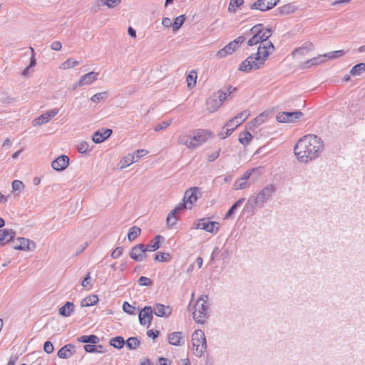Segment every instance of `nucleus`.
<instances>
[{
  "instance_id": "3c124183",
  "label": "nucleus",
  "mask_w": 365,
  "mask_h": 365,
  "mask_svg": "<svg viewBox=\"0 0 365 365\" xmlns=\"http://www.w3.org/2000/svg\"><path fill=\"white\" fill-rule=\"evenodd\" d=\"M107 96H108V95H107L106 92H101V93H96L95 95H93L91 98V100L93 102H98L100 101L105 100L107 98Z\"/></svg>"
},
{
  "instance_id": "37998d69",
  "label": "nucleus",
  "mask_w": 365,
  "mask_h": 365,
  "mask_svg": "<svg viewBox=\"0 0 365 365\" xmlns=\"http://www.w3.org/2000/svg\"><path fill=\"white\" fill-rule=\"evenodd\" d=\"M279 10L280 14L287 15L294 12L296 7L292 4H288L279 7Z\"/></svg>"
},
{
  "instance_id": "6ab92c4d",
  "label": "nucleus",
  "mask_w": 365,
  "mask_h": 365,
  "mask_svg": "<svg viewBox=\"0 0 365 365\" xmlns=\"http://www.w3.org/2000/svg\"><path fill=\"white\" fill-rule=\"evenodd\" d=\"M168 342L170 344L179 346L185 344V339L181 331H174L168 335Z\"/></svg>"
},
{
  "instance_id": "79ce46f5",
  "label": "nucleus",
  "mask_w": 365,
  "mask_h": 365,
  "mask_svg": "<svg viewBox=\"0 0 365 365\" xmlns=\"http://www.w3.org/2000/svg\"><path fill=\"white\" fill-rule=\"evenodd\" d=\"M197 80V73L195 71H191L187 76L186 81L188 88H192L195 86Z\"/></svg>"
},
{
  "instance_id": "052dcab7",
  "label": "nucleus",
  "mask_w": 365,
  "mask_h": 365,
  "mask_svg": "<svg viewBox=\"0 0 365 365\" xmlns=\"http://www.w3.org/2000/svg\"><path fill=\"white\" fill-rule=\"evenodd\" d=\"M84 350L88 353H94V352H100V351L97 350V346L96 344H86L83 346Z\"/></svg>"
},
{
  "instance_id": "7c9ffc66",
  "label": "nucleus",
  "mask_w": 365,
  "mask_h": 365,
  "mask_svg": "<svg viewBox=\"0 0 365 365\" xmlns=\"http://www.w3.org/2000/svg\"><path fill=\"white\" fill-rule=\"evenodd\" d=\"M78 341L81 343H86V344L90 343V344H96L99 342V338L94 334H91V335H88V336L83 335V336L78 337Z\"/></svg>"
},
{
  "instance_id": "5701e85b",
  "label": "nucleus",
  "mask_w": 365,
  "mask_h": 365,
  "mask_svg": "<svg viewBox=\"0 0 365 365\" xmlns=\"http://www.w3.org/2000/svg\"><path fill=\"white\" fill-rule=\"evenodd\" d=\"M326 61V58H325V56L324 54L323 55H319L317 57H314L304 63H302L301 65H300V67L302 68V69H306V68H309L312 66H317L320 63H322L323 62H324Z\"/></svg>"
},
{
  "instance_id": "2f4dec72",
  "label": "nucleus",
  "mask_w": 365,
  "mask_h": 365,
  "mask_svg": "<svg viewBox=\"0 0 365 365\" xmlns=\"http://www.w3.org/2000/svg\"><path fill=\"white\" fill-rule=\"evenodd\" d=\"M98 302V298L96 295H90L86 298H84L81 301V306L82 307H90L93 306Z\"/></svg>"
},
{
  "instance_id": "9d476101",
  "label": "nucleus",
  "mask_w": 365,
  "mask_h": 365,
  "mask_svg": "<svg viewBox=\"0 0 365 365\" xmlns=\"http://www.w3.org/2000/svg\"><path fill=\"white\" fill-rule=\"evenodd\" d=\"M153 309L151 308V306H146L143 307L138 314V319L139 322L141 325L145 326L147 325L148 327H150L153 320Z\"/></svg>"
},
{
  "instance_id": "4d7b16f0",
  "label": "nucleus",
  "mask_w": 365,
  "mask_h": 365,
  "mask_svg": "<svg viewBox=\"0 0 365 365\" xmlns=\"http://www.w3.org/2000/svg\"><path fill=\"white\" fill-rule=\"evenodd\" d=\"M138 284L140 286H150L152 281L146 277H140L138 280Z\"/></svg>"
},
{
  "instance_id": "4be33fe9",
  "label": "nucleus",
  "mask_w": 365,
  "mask_h": 365,
  "mask_svg": "<svg viewBox=\"0 0 365 365\" xmlns=\"http://www.w3.org/2000/svg\"><path fill=\"white\" fill-rule=\"evenodd\" d=\"M76 351V347L72 344H66L58 351V356L61 359L70 358Z\"/></svg>"
},
{
  "instance_id": "cd10ccee",
  "label": "nucleus",
  "mask_w": 365,
  "mask_h": 365,
  "mask_svg": "<svg viewBox=\"0 0 365 365\" xmlns=\"http://www.w3.org/2000/svg\"><path fill=\"white\" fill-rule=\"evenodd\" d=\"M74 304L72 302H67L63 306L60 307L58 313L63 317H68L73 312Z\"/></svg>"
},
{
  "instance_id": "c9c22d12",
  "label": "nucleus",
  "mask_w": 365,
  "mask_h": 365,
  "mask_svg": "<svg viewBox=\"0 0 365 365\" xmlns=\"http://www.w3.org/2000/svg\"><path fill=\"white\" fill-rule=\"evenodd\" d=\"M244 201H245V198H240L237 201H236L232 205V207L229 209V210L227 212V213L225 215V218L230 217L233 215L235 211L242 205Z\"/></svg>"
},
{
  "instance_id": "412c9836",
  "label": "nucleus",
  "mask_w": 365,
  "mask_h": 365,
  "mask_svg": "<svg viewBox=\"0 0 365 365\" xmlns=\"http://www.w3.org/2000/svg\"><path fill=\"white\" fill-rule=\"evenodd\" d=\"M112 134V130L105 129L102 131L98 130L93 135V141L96 143H101L108 138Z\"/></svg>"
},
{
  "instance_id": "0e129e2a",
  "label": "nucleus",
  "mask_w": 365,
  "mask_h": 365,
  "mask_svg": "<svg viewBox=\"0 0 365 365\" xmlns=\"http://www.w3.org/2000/svg\"><path fill=\"white\" fill-rule=\"evenodd\" d=\"M91 279L90 272H88L86 276L84 277L83 280L81 282V285L84 288H88V289H91V287H88L89 284V281Z\"/></svg>"
},
{
  "instance_id": "4c0bfd02",
  "label": "nucleus",
  "mask_w": 365,
  "mask_h": 365,
  "mask_svg": "<svg viewBox=\"0 0 365 365\" xmlns=\"http://www.w3.org/2000/svg\"><path fill=\"white\" fill-rule=\"evenodd\" d=\"M365 71V63H360L355 65L350 71L351 76H360L363 71Z\"/></svg>"
},
{
  "instance_id": "72a5a7b5",
  "label": "nucleus",
  "mask_w": 365,
  "mask_h": 365,
  "mask_svg": "<svg viewBox=\"0 0 365 365\" xmlns=\"http://www.w3.org/2000/svg\"><path fill=\"white\" fill-rule=\"evenodd\" d=\"M125 344L124 339L122 336H115L110 339V345L113 346L114 348L118 349H120L123 348Z\"/></svg>"
},
{
  "instance_id": "8fccbe9b",
  "label": "nucleus",
  "mask_w": 365,
  "mask_h": 365,
  "mask_svg": "<svg viewBox=\"0 0 365 365\" xmlns=\"http://www.w3.org/2000/svg\"><path fill=\"white\" fill-rule=\"evenodd\" d=\"M172 123V120L162 121L161 123L157 124L154 128L155 132H159L163 129L167 128Z\"/></svg>"
},
{
  "instance_id": "a18cd8bd",
  "label": "nucleus",
  "mask_w": 365,
  "mask_h": 365,
  "mask_svg": "<svg viewBox=\"0 0 365 365\" xmlns=\"http://www.w3.org/2000/svg\"><path fill=\"white\" fill-rule=\"evenodd\" d=\"M344 54L345 51L344 50H338L325 53L324 56L325 58L334 59L343 56Z\"/></svg>"
},
{
  "instance_id": "b1692460",
  "label": "nucleus",
  "mask_w": 365,
  "mask_h": 365,
  "mask_svg": "<svg viewBox=\"0 0 365 365\" xmlns=\"http://www.w3.org/2000/svg\"><path fill=\"white\" fill-rule=\"evenodd\" d=\"M238 48L232 41L230 42L223 48L220 49L216 54L218 58H222L227 55L232 54Z\"/></svg>"
},
{
  "instance_id": "a878e982",
  "label": "nucleus",
  "mask_w": 365,
  "mask_h": 365,
  "mask_svg": "<svg viewBox=\"0 0 365 365\" xmlns=\"http://www.w3.org/2000/svg\"><path fill=\"white\" fill-rule=\"evenodd\" d=\"M178 143L185 145L189 149H194L192 135L187 134H181L178 137Z\"/></svg>"
},
{
  "instance_id": "f3484780",
  "label": "nucleus",
  "mask_w": 365,
  "mask_h": 365,
  "mask_svg": "<svg viewBox=\"0 0 365 365\" xmlns=\"http://www.w3.org/2000/svg\"><path fill=\"white\" fill-rule=\"evenodd\" d=\"M34 247L35 245L33 241L24 237H19L14 245V249L16 250H31Z\"/></svg>"
},
{
  "instance_id": "aec40b11",
  "label": "nucleus",
  "mask_w": 365,
  "mask_h": 365,
  "mask_svg": "<svg viewBox=\"0 0 365 365\" xmlns=\"http://www.w3.org/2000/svg\"><path fill=\"white\" fill-rule=\"evenodd\" d=\"M98 76V73L94 71L89 72L81 76L78 82H77V85L80 86L90 85L97 80Z\"/></svg>"
},
{
  "instance_id": "20e7f679",
  "label": "nucleus",
  "mask_w": 365,
  "mask_h": 365,
  "mask_svg": "<svg viewBox=\"0 0 365 365\" xmlns=\"http://www.w3.org/2000/svg\"><path fill=\"white\" fill-rule=\"evenodd\" d=\"M208 299L207 295H202L195 302L192 315L194 320L198 324H204L208 318Z\"/></svg>"
},
{
  "instance_id": "e433bc0d",
  "label": "nucleus",
  "mask_w": 365,
  "mask_h": 365,
  "mask_svg": "<svg viewBox=\"0 0 365 365\" xmlns=\"http://www.w3.org/2000/svg\"><path fill=\"white\" fill-rule=\"evenodd\" d=\"M140 342V340L137 337H130L125 342V344L129 349H135L139 345Z\"/></svg>"
},
{
  "instance_id": "69168bd1",
  "label": "nucleus",
  "mask_w": 365,
  "mask_h": 365,
  "mask_svg": "<svg viewBox=\"0 0 365 365\" xmlns=\"http://www.w3.org/2000/svg\"><path fill=\"white\" fill-rule=\"evenodd\" d=\"M246 36L247 35H245V36H238L237 38H235V40L232 41V42L234 43V44L235 46H237V47H239V46L243 43L245 39H246Z\"/></svg>"
},
{
  "instance_id": "0eeeda50",
  "label": "nucleus",
  "mask_w": 365,
  "mask_h": 365,
  "mask_svg": "<svg viewBox=\"0 0 365 365\" xmlns=\"http://www.w3.org/2000/svg\"><path fill=\"white\" fill-rule=\"evenodd\" d=\"M212 136L211 131L205 129H197L193 132L192 135V143L194 149L200 147L203 143L207 142Z\"/></svg>"
},
{
  "instance_id": "bb28decb",
  "label": "nucleus",
  "mask_w": 365,
  "mask_h": 365,
  "mask_svg": "<svg viewBox=\"0 0 365 365\" xmlns=\"http://www.w3.org/2000/svg\"><path fill=\"white\" fill-rule=\"evenodd\" d=\"M163 239L161 235H156L154 240L148 245L145 246V252H154L160 247V240Z\"/></svg>"
},
{
  "instance_id": "423d86ee",
  "label": "nucleus",
  "mask_w": 365,
  "mask_h": 365,
  "mask_svg": "<svg viewBox=\"0 0 365 365\" xmlns=\"http://www.w3.org/2000/svg\"><path fill=\"white\" fill-rule=\"evenodd\" d=\"M200 195V188L197 187H190L185 191L183 203L181 204L185 205V209H191L192 205L197 200Z\"/></svg>"
},
{
  "instance_id": "c756f323",
  "label": "nucleus",
  "mask_w": 365,
  "mask_h": 365,
  "mask_svg": "<svg viewBox=\"0 0 365 365\" xmlns=\"http://www.w3.org/2000/svg\"><path fill=\"white\" fill-rule=\"evenodd\" d=\"M207 103V109L211 113L216 111L222 105L221 103L218 101L215 97H214V96L210 97Z\"/></svg>"
},
{
  "instance_id": "f03ea898",
  "label": "nucleus",
  "mask_w": 365,
  "mask_h": 365,
  "mask_svg": "<svg viewBox=\"0 0 365 365\" xmlns=\"http://www.w3.org/2000/svg\"><path fill=\"white\" fill-rule=\"evenodd\" d=\"M324 149L322 139L315 135H306L297 143L294 152L297 160L304 163L317 158Z\"/></svg>"
},
{
  "instance_id": "1a4fd4ad",
  "label": "nucleus",
  "mask_w": 365,
  "mask_h": 365,
  "mask_svg": "<svg viewBox=\"0 0 365 365\" xmlns=\"http://www.w3.org/2000/svg\"><path fill=\"white\" fill-rule=\"evenodd\" d=\"M194 228L203 230L211 233H216L219 229V223L202 218L195 224Z\"/></svg>"
},
{
  "instance_id": "49530a36",
  "label": "nucleus",
  "mask_w": 365,
  "mask_h": 365,
  "mask_svg": "<svg viewBox=\"0 0 365 365\" xmlns=\"http://www.w3.org/2000/svg\"><path fill=\"white\" fill-rule=\"evenodd\" d=\"M120 3V0H99L98 4L106 6L108 8H114Z\"/></svg>"
},
{
  "instance_id": "a211bd4d",
  "label": "nucleus",
  "mask_w": 365,
  "mask_h": 365,
  "mask_svg": "<svg viewBox=\"0 0 365 365\" xmlns=\"http://www.w3.org/2000/svg\"><path fill=\"white\" fill-rule=\"evenodd\" d=\"M185 209V205L182 204L178 205L168 215L166 222L168 227H173L177 222V215Z\"/></svg>"
},
{
  "instance_id": "5fc2aeb1",
  "label": "nucleus",
  "mask_w": 365,
  "mask_h": 365,
  "mask_svg": "<svg viewBox=\"0 0 365 365\" xmlns=\"http://www.w3.org/2000/svg\"><path fill=\"white\" fill-rule=\"evenodd\" d=\"M13 191H21L24 188V183L19 180H15L12 182Z\"/></svg>"
},
{
  "instance_id": "680f3d73",
  "label": "nucleus",
  "mask_w": 365,
  "mask_h": 365,
  "mask_svg": "<svg viewBox=\"0 0 365 365\" xmlns=\"http://www.w3.org/2000/svg\"><path fill=\"white\" fill-rule=\"evenodd\" d=\"M53 346L51 341H46L43 345V350L47 354H51L53 351Z\"/></svg>"
},
{
  "instance_id": "338daca9",
  "label": "nucleus",
  "mask_w": 365,
  "mask_h": 365,
  "mask_svg": "<svg viewBox=\"0 0 365 365\" xmlns=\"http://www.w3.org/2000/svg\"><path fill=\"white\" fill-rule=\"evenodd\" d=\"M62 48V44L58 41H53L51 45V48L53 51H60Z\"/></svg>"
},
{
  "instance_id": "bf43d9fd",
  "label": "nucleus",
  "mask_w": 365,
  "mask_h": 365,
  "mask_svg": "<svg viewBox=\"0 0 365 365\" xmlns=\"http://www.w3.org/2000/svg\"><path fill=\"white\" fill-rule=\"evenodd\" d=\"M89 148V145L87 142L83 141L78 145V150L81 153H85Z\"/></svg>"
},
{
  "instance_id": "393cba45",
  "label": "nucleus",
  "mask_w": 365,
  "mask_h": 365,
  "mask_svg": "<svg viewBox=\"0 0 365 365\" xmlns=\"http://www.w3.org/2000/svg\"><path fill=\"white\" fill-rule=\"evenodd\" d=\"M15 232L12 229L0 230V242H9L15 237Z\"/></svg>"
},
{
  "instance_id": "473e14b6",
  "label": "nucleus",
  "mask_w": 365,
  "mask_h": 365,
  "mask_svg": "<svg viewBox=\"0 0 365 365\" xmlns=\"http://www.w3.org/2000/svg\"><path fill=\"white\" fill-rule=\"evenodd\" d=\"M79 63H80L79 61H78L73 58H68L60 65L59 68L63 69V70H66V69L73 68V67L79 65Z\"/></svg>"
},
{
  "instance_id": "ddd939ff",
  "label": "nucleus",
  "mask_w": 365,
  "mask_h": 365,
  "mask_svg": "<svg viewBox=\"0 0 365 365\" xmlns=\"http://www.w3.org/2000/svg\"><path fill=\"white\" fill-rule=\"evenodd\" d=\"M151 308L153 309V314L159 317L168 318L172 314V308L163 304L155 303Z\"/></svg>"
},
{
  "instance_id": "774afa93",
  "label": "nucleus",
  "mask_w": 365,
  "mask_h": 365,
  "mask_svg": "<svg viewBox=\"0 0 365 365\" xmlns=\"http://www.w3.org/2000/svg\"><path fill=\"white\" fill-rule=\"evenodd\" d=\"M220 150H218L208 155L207 160L209 162H212L217 159L220 155Z\"/></svg>"
},
{
  "instance_id": "39448f33",
  "label": "nucleus",
  "mask_w": 365,
  "mask_h": 365,
  "mask_svg": "<svg viewBox=\"0 0 365 365\" xmlns=\"http://www.w3.org/2000/svg\"><path fill=\"white\" fill-rule=\"evenodd\" d=\"M194 354L201 357L207 349V341L204 332L201 329L195 330L192 334Z\"/></svg>"
},
{
  "instance_id": "603ef678",
  "label": "nucleus",
  "mask_w": 365,
  "mask_h": 365,
  "mask_svg": "<svg viewBox=\"0 0 365 365\" xmlns=\"http://www.w3.org/2000/svg\"><path fill=\"white\" fill-rule=\"evenodd\" d=\"M247 181L245 178H240L235 182L234 187L235 190H242L245 188Z\"/></svg>"
},
{
  "instance_id": "09e8293b",
  "label": "nucleus",
  "mask_w": 365,
  "mask_h": 365,
  "mask_svg": "<svg viewBox=\"0 0 365 365\" xmlns=\"http://www.w3.org/2000/svg\"><path fill=\"white\" fill-rule=\"evenodd\" d=\"M244 0H230L228 10L229 11L235 12L236 9L242 6Z\"/></svg>"
},
{
  "instance_id": "f704fd0d",
  "label": "nucleus",
  "mask_w": 365,
  "mask_h": 365,
  "mask_svg": "<svg viewBox=\"0 0 365 365\" xmlns=\"http://www.w3.org/2000/svg\"><path fill=\"white\" fill-rule=\"evenodd\" d=\"M265 115L263 114L259 115V116L256 117L252 121L250 122L247 127L249 129H252V128H256L260 125L262 123H263L264 120Z\"/></svg>"
},
{
  "instance_id": "de8ad7c7",
  "label": "nucleus",
  "mask_w": 365,
  "mask_h": 365,
  "mask_svg": "<svg viewBox=\"0 0 365 365\" xmlns=\"http://www.w3.org/2000/svg\"><path fill=\"white\" fill-rule=\"evenodd\" d=\"M185 20V17L184 15H180L175 19L174 22L173 23V31L178 30L182 25Z\"/></svg>"
},
{
  "instance_id": "c03bdc74",
  "label": "nucleus",
  "mask_w": 365,
  "mask_h": 365,
  "mask_svg": "<svg viewBox=\"0 0 365 365\" xmlns=\"http://www.w3.org/2000/svg\"><path fill=\"white\" fill-rule=\"evenodd\" d=\"M49 120L50 119L46 115V113H43L33 120V125L34 127L40 126L44 123H48Z\"/></svg>"
},
{
  "instance_id": "7ed1b4c3",
  "label": "nucleus",
  "mask_w": 365,
  "mask_h": 365,
  "mask_svg": "<svg viewBox=\"0 0 365 365\" xmlns=\"http://www.w3.org/2000/svg\"><path fill=\"white\" fill-rule=\"evenodd\" d=\"M275 191V187L269 184L264 187L259 193L251 195L244 207V212L253 214L256 207L262 208L264 203L271 198Z\"/></svg>"
},
{
  "instance_id": "13d9d810",
  "label": "nucleus",
  "mask_w": 365,
  "mask_h": 365,
  "mask_svg": "<svg viewBox=\"0 0 365 365\" xmlns=\"http://www.w3.org/2000/svg\"><path fill=\"white\" fill-rule=\"evenodd\" d=\"M213 96L218 100V101H220L221 103V104H222L224 101H225L226 98H227V96H226V93H224V92H222V90L218 91Z\"/></svg>"
},
{
  "instance_id": "2eb2a0df",
  "label": "nucleus",
  "mask_w": 365,
  "mask_h": 365,
  "mask_svg": "<svg viewBox=\"0 0 365 365\" xmlns=\"http://www.w3.org/2000/svg\"><path fill=\"white\" fill-rule=\"evenodd\" d=\"M250 110H243L242 112L238 113L235 118L230 120L226 123L225 127L235 126V128H237L250 116Z\"/></svg>"
},
{
  "instance_id": "a19ab883",
  "label": "nucleus",
  "mask_w": 365,
  "mask_h": 365,
  "mask_svg": "<svg viewBox=\"0 0 365 365\" xmlns=\"http://www.w3.org/2000/svg\"><path fill=\"white\" fill-rule=\"evenodd\" d=\"M141 232V230L136 227L133 226L130 228L128 234V238L129 241H133Z\"/></svg>"
},
{
  "instance_id": "864d4df0",
  "label": "nucleus",
  "mask_w": 365,
  "mask_h": 365,
  "mask_svg": "<svg viewBox=\"0 0 365 365\" xmlns=\"http://www.w3.org/2000/svg\"><path fill=\"white\" fill-rule=\"evenodd\" d=\"M236 128H235V126H231V127H226L225 128V132L224 133L223 131H221L218 135L219 137L221 138V139H225L227 137L230 136L232 132L235 130Z\"/></svg>"
},
{
  "instance_id": "4468645a",
  "label": "nucleus",
  "mask_w": 365,
  "mask_h": 365,
  "mask_svg": "<svg viewBox=\"0 0 365 365\" xmlns=\"http://www.w3.org/2000/svg\"><path fill=\"white\" fill-rule=\"evenodd\" d=\"M130 257L136 262H142L144 260L146 257L145 245L138 244L134 246L130 252Z\"/></svg>"
},
{
  "instance_id": "e2e57ef3",
  "label": "nucleus",
  "mask_w": 365,
  "mask_h": 365,
  "mask_svg": "<svg viewBox=\"0 0 365 365\" xmlns=\"http://www.w3.org/2000/svg\"><path fill=\"white\" fill-rule=\"evenodd\" d=\"M123 253V248L121 247H116L111 253V257L117 259L121 256Z\"/></svg>"
},
{
  "instance_id": "dca6fc26",
  "label": "nucleus",
  "mask_w": 365,
  "mask_h": 365,
  "mask_svg": "<svg viewBox=\"0 0 365 365\" xmlns=\"http://www.w3.org/2000/svg\"><path fill=\"white\" fill-rule=\"evenodd\" d=\"M69 164V158L66 155L58 156L51 163V167L56 171L64 170Z\"/></svg>"
},
{
  "instance_id": "f257e3e1",
  "label": "nucleus",
  "mask_w": 365,
  "mask_h": 365,
  "mask_svg": "<svg viewBox=\"0 0 365 365\" xmlns=\"http://www.w3.org/2000/svg\"><path fill=\"white\" fill-rule=\"evenodd\" d=\"M245 35L250 36L247 41L250 46L259 44L257 52L248 56L239 66V70L242 72H250L252 71L262 68L269 55L275 51L274 44L269 41L272 36L270 29L262 24L252 26Z\"/></svg>"
},
{
  "instance_id": "9b49d317",
  "label": "nucleus",
  "mask_w": 365,
  "mask_h": 365,
  "mask_svg": "<svg viewBox=\"0 0 365 365\" xmlns=\"http://www.w3.org/2000/svg\"><path fill=\"white\" fill-rule=\"evenodd\" d=\"M279 0H257L250 6V9L266 11L274 8Z\"/></svg>"
},
{
  "instance_id": "58836bf2",
  "label": "nucleus",
  "mask_w": 365,
  "mask_h": 365,
  "mask_svg": "<svg viewBox=\"0 0 365 365\" xmlns=\"http://www.w3.org/2000/svg\"><path fill=\"white\" fill-rule=\"evenodd\" d=\"M252 139V134L248 131H245L240 135L239 141L243 145H247Z\"/></svg>"
},
{
  "instance_id": "c85d7f7f",
  "label": "nucleus",
  "mask_w": 365,
  "mask_h": 365,
  "mask_svg": "<svg viewBox=\"0 0 365 365\" xmlns=\"http://www.w3.org/2000/svg\"><path fill=\"white\" fill-rule=\"evenodd\" d=\"M313 45L312 43H308L307 46H302L297 48H295L292 51V56L294 57H298L299 56L306 55L309 51L312 49Z\"/></svg>"
},
{
  "instance_id": "6e6d98bb",
  "label": "nucleus",
  "mask_w": 365,
  "mask_h": 365,
  "mask_svg": "<svg viewBox=\"0 0 365 365\" xmlns=\"http://www.w3.org/2000/svg\"><path fill=\"white\" fill-rule=\"evenodd\" d=\"M170 255L165 252H160L155 256V260L159 262H166L169 259Z\"/></svg>"
},
{
  "instance_id": "6e6552de",
  "label": "nucleus",
  "mask_w": 365,
  "mask_h": 365,
  "mask_svg": "<svg viewBox=\"0 0 365 365\" xmlns=\"http://www.w3.org/2000/svg\"><path fill=\"white\" fill-rule=\"evenodd\" d=\"M148 153L147 150H138L135 153H129L125 156L120 161V169H123L131 164L138 161L140 158Z\"/></svg>"
},
{
  "instance_id": "ea45409f",
  "label": "nucleus",
  "mask_w": 365,
  "mask_h": 365,
  "mask_svg": "<svg viewBox=\"0 0 365 365\" xmlns=\"http://www.w3.org/2000/svg\"><path fill=\"white\" fill-rule=\"evenodd\" d=\"M122 309L124 312L130 315H135L137 313V308L130 304L128 302H123Z\"/></svg>"
},
{
  "instance_id": "f8f14e48",
  "label": "nucleus",
  "mask_w": 365,
  "mask_h": 365,
  "mask_svg": "<svg viewBox=\"0 0 365 365\" xmlns=\"http://www.w3.org/2000/svg\"><path fill=\"white\" fill-rule=\"evenodd\" d=\"M302 116L301 111L282 112L277 114V120L279 123H293Z\"/></svg>"
}]
</instances>
